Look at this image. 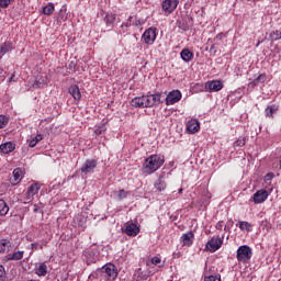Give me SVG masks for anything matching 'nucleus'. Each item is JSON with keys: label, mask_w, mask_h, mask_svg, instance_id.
<instances>
[{"label": "nucleus", "mask_w": 281, "mask_h": 281, "mask_svg": "<svg viewBox=\"0 0 281 281\" xmlns=\"http://www.w3.org/2000/svg\"><path fill=\"white\" fill-rule=\"evenodd\" d=\"M166 164V158L161 155H150L146 158L145 164L143 165L144 175H153L157 172L161 166Z\"/></svg>", "instance_id": "obj_1"}, {"label": "nucleus", "mask_w": 281, "mask_h": 281, "mask_svg": "<svg viewBox=\"0 0 281 281\" xmlns=\"http://www.w3.org/2000/svg\"><path fill=\"white\" fill-rule=\"evenodd\" d=\"M97 276L101 281H113L117 278V268L113 263H108L97 270Z\"/></svg>", "instance_id": "obj_2"}, {"label": "nucleus", "mask_w": 281, "mask_h": 281, "mask_svg": "<svg viewBox=\"0 0 281 281\" xmlns=\"http://www.w3.org/2000/svg\"><path fill=\"white\" fill-rule=\"evenodd\" d=\"M251 256H254V251L251 250V247L247 245L239 246L237 249V260L239 262H249L251 260Z\"/></svg>", "instance_id": "obj_3"}, {"label": "nucleus", "mask_w": 281, "mask_h": 281, "mask_svg": "<svg viewBox=\"0 0 281 281\" xmlns=\"http://www.w3.org/2000/svg\"><path fill=\"white\" fill-rule=\"evenodd\" d=\"M223 247V239L218 236H213L207 243L205 248L214 254V251H218V248Z\"/></svg>", "instance_id": "obj_4"}, {"label": "nucleus", "mask_w": 281, "mask_h": 281, "mask_svg": "<svg viewBox=\"0 0 281 281\" xmlns=\"http://www.w3.org/2000/svg\"><path fill=\"white\" fill-rule=\"evenodd\" d=\"M156 40H157V29H153V27L147 29L142 36V41H144L146 45H153V43H155Z\"/></svg>", "instance_id": "obj_5"}, {"label": "nucleus", "mask_w": 281, "mask_h": 281, "mask_svg": "<svg viewBox=\"0 0 281 281\" xmlns=\"http://www.w3.org/2000/svg\"><path fill=\"white\" fill-rule=\"evenodd\" d=\"M98 168V160L95 159H87L82 167L80 168L82 175H91L93 170Z\"/></svg>", "instance_id": "obj_6"}, {"label": "nucleus", "mask_w": 281, "mask_h": 281, "mask_svg": "<svg viewBox=\"0 0 281 281\" xmlns=\"http://www.w3.org/2000/svg\"><path fill=\"white\" fill-rule=\"evenodd\" d=\"M181 98H182L181 91L172 90L165 98L167 106H170L172 104H177V102H179L181 100Z\"/></svg>", "instance_id": "obj_7"}, {"label": "nucleus", "mask_w": 281, "mask_h": 281, "mask_svg": "<svg viewBox=\"0 0 281 281\" xmlns=\"http://www.w3.org/2000/svg\"><path fill=\"white\" fill-rule=\"evenodd\" d=\"M161 95H162L161 93L145 95V100H146V103H147V109L161 104Z\"/></svg>", "instance_id": "obj_8"}, {"label": "nucleus", "mask_w": 281, "mask_h": 281, "mask_svg": "<svg viewBox=\"0 0 281 281\" xmlns=\"http://www.w3.org/2000/svg\"><path fill=\"white\" fill-rule=\"evenodd\" d=\"M161 5L164 12L172 14L177 10V5H179V0H164Z\"/></svg>", "instance_id": "obj_9"}, {"label": "nucleus", "mask_w": 281, "mask_h": 281, "mask_svg": "<svg viewBox=\"0 0 281 281\" xmlns=\"http://www.w3.org/2000/svg\"><path fill=\"white\" fill-rule=\"evenodd\" d=\"M123 232L124 234H126V236L135 237L137 236V234H139V226H137V224L133 222L126 223Z\"/></svg>", "instance_id": "obj_10"}, {"label": "nucleus", "mask_w": 281, "mask_h": 281, "mask_svg": "<svg viewBox=\"0 0 281 281\" xmlns=\"http://www.w3.org/2000/svg\"><path fill=\"white\" fill-rule=\"evenodd\" d=\"M131 106H134V109H148V105L146 103V95L132 99Z\"/></svg>", "instance_id": "obj_11"}, {"label": "nucleus", "mask_w": 281, "mask_h": 281, "mask_svg": "<svg viewBox=\"0 0 281 281\" xmlns=\"http://www.w3.org/2000/svg\"><path fill=\"white\" fill-rule=\"evenodd\" d=\"M268 196L269 192L267 190H259L254 194L252 201L254 203H265Z\"/></svg>", "instance_id": "obj_12"}, {"label": "nucleus", "mask_w": 281, "mask_h": 281, "mask_svg": "<svg viewBox=\"0 0 281 281\" xmlns=\"http://www.w3.org/2000/svg\"><path fill=\"white\" fill-rule=\"evenodd\" d=\"M200 128H201V124L196 119H191L188 121L187 131L189 133H199Z\"/></svg>", "instance_id": "obj_13"}, {"label": "nucleus", "mask_w": 281, "mask_h": 281, "mask_svg": "<svg viewBox=\"0 0 281 281\" xmlns=\"http://www.w3.org/2000/svg\"><path fill=\"white\" fill-rule=\"evenodd\" d=\"M205 88L209 89V91H221L223 89V82L220 80H213L205 83Z\"/></svg>", "instance_id": "obj_14"}, {"label": "nucleus", "mask_w": 281, "mask_h": 281, "mask_svg": "<svg viewBox=\"0 0 281 281\" xmlns=\"http://www.w3.org/2000/svg\"><path fill=\"white\" fill-rule=\"evenodd\" d=\"M15 148H16V145L12 142L3 143L0 145V150L4 155H10V153H13V150H15Z\"/></svg>", "instance_id": "obj_15"}, {"label": "nucleus", "mask_w": 281, "mask_h": 281, "mask_svg": "<svg viewBox=\"0 0 281 281\" xmlns=\"http://www.w3.org/2000/svg\"><path fill=\"white\" fill-rule=\"evenodd\" d=\"M21 175H23L21 168H16L13 170V180H11V186H19V183H21L23 179Z\"/></svg>", "instance_id": "obj_16"}, {"label": "nucleus", "mask_w": 281, "mask_h": 281, "mask_svg": "<svg viewBox=\"0 0 281 281\" xmlns=\"http://www.w3.org/2000/svg\"><path fill=\"white\" fill-rule=\"evenodd\" d=\"M68 93L74 98V100H80L82 94L80 93V88L77 85H72L68 89Z\"/></svg>", "instance_id": "obj_17"}, {"label": "nucleus", "mask_w": 281, "mask_h": 281, "mask_svg": "<svg viewBox=\"0 0 281 281\" xmlns=\"http://www.w3.org/2000/svg\"><path fill=\"white\" fill-rule=\"evenodd\" d=\"M182 244L186 247H190V245H192V243H194V233L189 232L182 235L181 237Z\"/></svg>", "instance_id": "obj_18"}, {"label": "nucleus", "mask_w": 281, "mask_h": 281, "mask_svg": "<svg viewBox=\"0 0 281 281\" xmlns=\"http://www.w3.org/2000/svg\"><path fill=\"white\" fill-rule=\"evenodd\" d=\"M180 56L182 58V60H184V63H190V60H192V58H194V53L190 52V49L184 48L181 50Z\"/></svg>", "instance_id": "obj_19"}, {"label": "nucleus", "mask_w": 281, "mask_h": 281, "mask_svg": "<svg viewBox=\"0 0 281 281\" xmlns=\"http://www.w3.org/2000/svg\"><path fill=\"white\" fill-rule=\"evenodd\" d=\"M280 106L277 104L268 105L265 110L266 117H273L274 113H278Z\"/></svg>", "instance_id": "obj_20"}, {"label": "nucleus", "mask_w": 281, "mask_h": 281, "mask_svg": "<svg viewBox=\"0 0 281 281\" xmlns=\"http://www.w3.org/2000/svg\"><path fill=\"white\" fill-rule=\"evenodd\" d=\"M35 273L40 278L47 276V265H45V262L40 263V266L35 269Z\"/></svg>", "instance_id": "obj_21"}, {"label": "nucleus", "mask_w": 281, "mask_h": 281, "mask_svg": "<svg viewBox=\"0 0 281 281\" xmlns=\"http://www.w3.org/2000/svg\"><path fill=\"white\" fill-rule=\"evenodd\" d=\"M155 188L158 192H164L166 190V181H164V177H159L158 180L155 182Z\"/></svg>", "instance_id": "obj_22"}, {"label": "nucleus", "mask_w": 281, "mask_h": 281, "mask_svg": "<svg viewBox=\"0 0 281 281\" xmlns=\"http://www.w3.org/2000/svg\"><path fill=\"white\" fill-rule=\"evenodd\" d=\"M12 246L8 239H0V254H5L7 249Z\"/></svg>", "instance_id": "obj_23"}, {"label": "nucleus", "mask_w": 281, "mask_h": 281, "mask_svg": "<svg viewBox=\"0 0 281 281\" xmlns=\"http://www.w3.org/2000/svg\"><path fill=\"white\" fill-rule=\"evenodd\" d=\"M106 133V124L101 123L94 127V135H104Z\"/></svg>", "instance_id": "obj_24"}, {"label": "nucleus", "mask_w": 281, "mask_h": 281, "mask_svg": "<svg viewBox=\"0 0 281 281\" xmlns=\"http://www.w3.org/2000/svg\"><path fill=\"white\" fill-rule=\"evenodd\" d=\"M8 52H12V43L4 42L3 45L0 47V54L5 55Z\"/></svg>", "instance_id": "obj_25"}, {"label": "nucleus", "mask_w": 281, "mask_h": 281, "mask_svg": "<svg viewBox=\"0 0 281 281\" xmlns=\"http://www.w3.org/2000/svg\"><path fill=\"white\" fill-rule=\"evenodd\" d=\"M8 212H10V206H8L4 200H0V216H5Z\"/></svg>", "instance_id": "obj_26"}, {"label": "nucleus", "mask_w": 281, "mask_h": 281, "mask_svg": "<svg viewBox=\"0 0 281 281\" xmlns=\"http://www.w3.org/2000/svg\"><path fill=\"white\" fill-rule=\"evenodd\" d=\"M38 190H41V184L33 183L29 187L26 191H29L30 194H33V196H36V194H38Z\"/></svg>", "instance_id": "obj_27"}, {"label": "nucleus", "mask_w": 281, "mask_h": 281, "mask_svg": "<svg viewBox=\"0 0 281 281\" xmlns=\"http://www.w3.org/2000/svg\"><path fill=\"white\" fill-rule=\"evenodd\" d=\"M38 142H43V135L38 134L35 137H33L31 140H29L30 148H34Z\"/></svg>", "instance_id": "obj_28"}, {"label": "nucleus", "mask_w": 281, "mask_h": 281, "mask_svg": "<svg viewBox=\"0 0 281 281\" xmlns=\"http://www.w3.org/2000/svg\"><path fill=\"white\" fill-rule=\"evenodd\" d=\"M43 14H45L46 16H50V14H54V4L48 3L46 7H44Z\"/></svg>", "instance_id": "obj_29"}, {"label": "nucleus", "mask_w": 281, "mask_h": 281, "mask_svg": "<svg viewBox=\"0 0 281 281\" xmlns=\"http://www.w3.org/2000/svg\"><path fill=\"white\" fill-rule=\"evenodd\" d=\"M239 229H241V232H251L252 226L249 222H239Z\"/></svg>", "instance_id": "obj_30"}, {"label": "nucleus", "mask_w": 281, "mask_h": 281, "mask_svg": "<svg viewBox=\"0 0 281 281\" xmlns=\"http://www.w3.org/2000/svg\"><path fill=\"white\" fill-rule=\"evenodd\" d=\"M23 254V251H15L13 255L8 256V260H22Z\"/></svg>", "instance_id": "obj_31"}, {"label": "nucleus", "mask_w": 281, "mask_h": 281, "mask_svg": "<svg viewBox=\"0 0 281 281\" xmlns=\"http://www.w3.org/2000/svg\"><path fill=\"white\" fill-rule=\"evenodd\" d=\"M44 247H47V240H44L42 244H38V243L31 244V249H41V250H43Z\"/></svg>", "instance_id": "obj_32"}, {"label": "nucleus", "mask_w": 281, "mask_h": 281, "mask_svg": "<svg viewBox=\"0 0 281 281\" xmlns=\"http://www.w3.org/2000/svg\"><path fill=\"white\" fill-rule=\"evenodd\" d=\"M106 25H113L115 23V14H108L104 18Z\"/></svg>", "instance_id": "obj_33"}, {"label": "nucleus", "mask_w": 281, "mask_h": 281, "mask_svg": "<svg viewBox=\"0 0 281 281\" xmlns=\"http://www.w3.org/2000/svg\"><path fill=\"white\" fill-rule=\"evenodd\" d=\"M271 41H281V31L270 33Z\"/></svg>", "instance_id": "obj_34"}, {"label": "nucleus", "mask_w": 281, "mask_h": 281, "mask_svg": "<svg viewBox=\"0 0 281 281\" xmlns=\"http://www.w3.org/2000/svg\"><path fill=\"white\" fill-rule=\"evenodd\" d=\"M128 196V192L126 190H119L117 192V200L122 201L123 199H126Z\"/></svg>", "instance_id": "obj_35"}, {"label": "nucleus", "mask_w": 281, "mask_h": 281, "mask_svg": "<svg viewBox=\"0 0 281 281\" xmlns=\"http://www.w3.org/2000/svg\"><path fill=\"white\" fill-rule=\"evenodd\" d=\"M34 201V195L26 191L24 194V203H32Z\"/></svg>", "instance_id": "obj_36"}, {"label": "nucleus", "mask_w": 281, "mask_h": 281, "mask_svg": "<svg viewBox=\"0 0 281 281\" xmlns=\"http://www.w3.org/2000/svg\"><path fill=\"white\" fill-rule=\"evenodd\" d=\"M9 119L5 115H0V128L8 126Z\"/></svg>", "instance_id": "obj_37"}, {"label": "nucleus", "mask_w": 281, "mask_h": 281, "mask_svg": "<svg viewBox=\"0 0 281 281\" xmlns=\"http://www.w3.org/2000/svg\"><path fill=\"white\" fill-rule=\"evenodd\" d=\"M267 80V76L265 75H259L256 79H254V85H260V82H265Z\"/></svg>", "instance_id": "obj_38"}, {"label": "nucleus", "mask_w": 281, "mask_h": 281, "mask_svg": "<svg viewBox=\"0 0 281 281\" xmlns=\"http://www.w3.org/2000/svg\"><path fill=\"white\" fill-rule=\"evenodd\" d=\"M245 144H246L245 138H239V139H237V140L234 143V147H235V148H240V147L245 146Z\"/></svg>", "instance_id": "obj_39"}, {"label": "nucleus", "mask_w": 281, "mask_h": 281, "mask_svg": "<svg viewBox=\"0 0 281 281\" xmlns=\"http://www.w3.org/2000/svg\"><path fill=\"white\" fill-rule=\"evenodd\" d=\"M0 280H5V267H3V265H0Z\"/></svg>", "instance_id": "obj_40"}, {"label": "nucleus", "mask_w": 281, "mask_h": 281, "mask_svg": "<svg viewBox=\"0 0 281 281\" xmlns=\"http://www.w3.org/2000/svg\"><path fill=\"white\" fill-rule=\"evenodd\" d=\"M14 0H0V8H8Z\"/></svg>", "instance_id": "obj_41"}, {"label": "nucleus", "mask_w": 281, "mask_h": 281, "mask_svg": "<svg viewBox=\"0 0 281 281\" xmlns=\"http://www.w3.org/2000/svg\"><path fill=\"white\" fill-rule=\"evenodd\" d=\"M204 281H221V277L209 276L204 278Z\"/></svg>", "instance_id": "obj_42"}, {"label": "nucleus", "mask_w": 281, "mask_h": 281, "mask_svg": "<svg viewBox=\"0 0 281 281\" xmlns=\"http://www.w3.org/2000/svg\"><path fill=\"white\" fill-rule=\"evenodd\" d=\"M148 278H150V274H146L144 272L138 274V280H148Z\"/></svg>", "instance_id": "obj_43"}, {"label": "nucleus", "mask_w": 281, "mask_h": 281, "mask_svg": "<svg viewBox=\"0 0 281 281\" xmlns=\"http://www.w3.org/2000/svg\"><path fill=\"white\" fill-rule=\"evenodd\" d=\"M160 263H161V258L159 257L151 258V265H160Z\"/></svg>", "instance_id": "obj_44"}, {"label": "nucleus", "mask_w": 281, "mask_h": 281, "mask_svg": "<svg viewBox=\"0 0 281 281\" xmlns=\"http://www.w3.org/2000/svg\"><path fill=\"white\" fill-rule=\"evenodd\" d=\"M216 54V46L215 45H212L211 48H210V53L212 54Z\"/></svg>", "instance_id": "obj_45"}, {"label": "nucleus", "mask_w": 281, "mask_h": 281, "mask_svg": "<svg viewBox=\"0 0 281 281\" xmlns=\"http://www.w3.org/2000/svg\"><path fill=\"white\" fill-rule=\"evenodd\" d=\"M33 212L38 213L41 212V207H38L36 204L34 205Z\"/></svg>", "instance_id": "obj_46"}, {"label": "nucleus", "mask_w": 281, "mask_h": 281, "mask_svg": "<svg viewBox=\"0 0 281 281\" xmlns=\"http://www.w3.org/2000/svg\"><path fill=\"white\" fill-rule=\"evenodd\" d=\"M266 179H267V180H271V179H273V175H272V173H268V175H266Z\"/></svg>", "instance_id": "obj_47"}, {"label": "nucleus", "mask_w": 281, "mask_h": 281, "mask_svg": "<svg viewBox=\"0 0 281 281\" xmlns=\"http://www.w3.org/2000/svg\"><path fill=\"white\" fill-rule=\"evenodd\" d=\"M3 74H5V71L0 67V78H2Z\"/></svg>", "instance_id": "obj_48"}, {"label": "nucleus", "mask_w": 281, "mask_h": 281, "mask_svg": "<svg viewBox=\"0 0 281 281\" xmlns=\"http://www.w3.org/2000/svg\"><path fill=\"white\" fill-rule=\"evenodd\" d=\"M33 87H34L35 89H38V87H41V83L35 82V83L33 85Z\"/></svg>", "instance_id": "obj_49"}, {"label": "nucleus", "mask_w": 281, "mask_h": 281, "mask_svg": "<svg viewBox=\"0 0 281 281\" xmlns=\"http://www.w3.org/2000/svg\"><path fill=\"white\" fill-rule=\"evenodd\" d=\"M128 25H131V24H122L121 27L124 30V27L126 29V27H128Z\"/></svg>", "instance_id": "obj_50"}, {"label": "nucleus", "mask_w": 281, "mask_h": 281, "mask_svg": "<svg viewBox=\"0 0 281 281\" xmlns=\"http://www.w3.org/2000/svg\"><path fill=\"white\" fill-rule=\"evenodd\" d=\"M127 21H130V23H131V21H133V16H130Z\"/></svg>", "instance_id": "obj_51"}, {"label": "nucleus", "mask_w": 281, "mask_h": 281, "mask_svg": "<svg viewBox=\"0 0 281 281\" xmlns=\"http://www.w3.org/2000/svg\"><path fill=\"white\" fill-rule=\"evenodd\" d=\"M12 79H14V75H12V76H11V78H10V82H12Z\"/></svg>", "instance_id": "obj_52"}, {"label": "nucleus", "mask_w": 281, "mask_h": 281, "mask_svg": "<svg viewBox=\"0 0 281 281\" xmlns=\"http://www.w3.org/2000/svg\"><path fill=\"white\" fill-rule=\"evenodd\" d=\"M258 45H260V42L257 43L256 47H258Z\"/></svg>", "instance_id": "obj_53"}, {"label": "nucleus", "mask_w": 281, "mask_h": 281, "mask_svg": "<svg viewBox=\"0 0 281 281\" xmlns=\"http://www.w3.org/2000/svg\"><path fill=\"white\" fill-rule=\"evenodd\" d=\"M179 192H183V189H180Z\"/></svg>", "instance_id": "obj_54"}, {"label": "nucleus", "mask_w": 281, "mask_h": 281, "mask_svg": "<svg viewBox=\"0 0 281 281\" xmlns=\"http://www.w3.org/2000/svg\"><path fill=\"white\" fill-rule=\"evenodd\" d=\"M182 30H188V27H182Z\"/></svg>", "instance_id": "obj_55"}, {"label": "nucleus", "mask_w": 281, "mask_h": 281, "mask_svg": "<svg viewBox=\"0 0 281 281\" xmlns=\"http://www.w3.org/2000/svg\"><path fill=\"white\" fill-rule=\"evenodd\" d=\"M161 267H164V266H159V269H161Z\"/></svg>", "instance_id": "obj_56"}]
</instances>
